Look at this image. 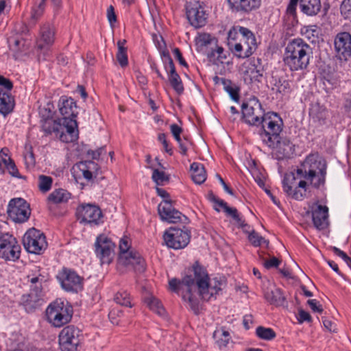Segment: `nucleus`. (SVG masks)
I'll list each match as a JSON object with an SVG mask.
<instances>
[{"label":"nucleus","instance_id":"f03ea898","mask_svg":"<svg viewBox=\"0 0 351 351\" xmlns=\"http://www.w3.org/2000/svg\"><path fill=\"white\" fill-rule=\"evenodd\" d=\"M313 49L302 38L289 41L285 49L283 61L291 71L306 69L312 58Z\"/></svg>","mask_w":351,"mask_h":351},{"label":"nucleus","instance_id":"72a5a7b5","mask_svg":"<svg viewBox=\"0 0 351 351\" xmlns=\"http://www.w3.org/2000/svg\"><path fill=\"white\" fill-rule=\"evenodd\" d=\"M271 84L272 85V90L276 91V93L281 95H287L291 91L290 82L283 77L273 76Z\"/></svg>","mask_w":351,"mask_h":351},{"label":"nucleus","instance_id":"0eeeda50","mask_svg":"<svg viewBox=\"0 0 351 351\" xmlns=\"http://www.w3.org/2000/svg\"><path fill=\"white\" fill-rule=\"evenodd\" d=\"M165 244L169 248L180 250L186 247L190 242L191 232L185 227H170L163 234Z\"/></svg>","mask_w":351,"mask_h":351},{"label":"nucleus","instance_id":"dca6fc26","mask_svg":"<svg viewBox=\"0 0 351 351\" xmlns=\"http://www.w3.org/2000/svg\"><path fill=\"white\" fill-rule=\"evenodd\" d=\"M77 217L81 223H88L90 225H99L103 217L101 209L99 206L87 204H82L77 208Z\"/></svg>","mask_w":351,"mask_h":351},{"label":"nucleus","instance_id":"338daca9","mask_svg":"<svg viewBox=\"0 0 351 351\" xmlns=\"http://www.w3.org/2000/svg\"><path fill=\"white\" fill-rule=\"evenodd\" d=\"M298 320L300 323H303L304 322H311L312 321V317L308 312L300 309L298 312Z\"/></svg>","mask_w":351,"mask_h":351},{"label":"nucleus","instance_id":"2f4dec72","mask_svg":"<svg viewBox=\"0 0 351 351\" xmlns=\"http://www.w3.org/2000/svg\"><path fill=\"white\" fill-rule=\"evenodd\" d=\"M309 115L315 121L319 124H324L326 119L329 117L326 108L319 103L312 104L309 109Z\"/></svg>","mask_w":351,"mask_h":351},{"label":"nucleus","instance_id":"6e6552de","mask_svg":"<svg viewBox=\"0 0 351 351\" xmlns=\"http://www.w3.org/2000/svg\"><path fill=\"white\" fill-rule=\"evenodd\" d=\"M23 243L29 253L35 254H41L47 247L45 234L34 228L25 232L23 238Z\"/></svg>","mask_w":351,"mask_h":351},{"label":"nucleus","instance_id":"f3484780","mask_svg":"<svg viewBox=\"0 0 351 351\" xmlns=\"http://www.w3.org/2000/svg\"><path fill=\"white\" fill-rule=\"evenodd\" d=\"M158 212L161 220L169 223H185L188 220L185 215L174 208L173 202L171 199H164L159 204Z\"/></svg>","mask_w":351,"mask_h":351},{"label":"nucleus","instance_id":"9d476101","mask_svg":"<svg viewBox=\"0 0 351 351\" xmlns=\"http://www.w3.org/2000/svg\"><path fill=\"white\" fill-rule=\"evenodd\" d=\"M282 184L284 192L291 198L301 201L306 197L307 182L300 180L296 184V178L294 173H286Z\"/></svg>","mask_w":351,"mask_h":351},{"label":"nucleus","instance_id":"79ce46f5","mask_svg":"<svg viewBox=\"0 0 351 351\" xmlns=\"http://www.w3.org/2000/svg\"><path fill=\"white\" fill-rule=\"evenodd\" d=\"M213 337L217 339L216 343L220 349L226 348L230 341V333L223 329L215 330Z\"/></svg>","mask_w":351,"mask_h":351},{"label":"nucleus","instance_id":"b1692460","mask_svg":"<svg viewBox=\"0 0 351 351\" xmlns=\"http://www.w3.org/2000/svg\"><path fill=\"white\" fill-rule=\"evenodd\" d=\"M44 302L43 291H29L27 294L22 295L21 304L27 313L33 312L42 306Z\"/></svg>","mask_w":351,"mask_h":351},{"label":"nucleus","instance_id":"7c9ffc66","mask_svg":"<svg viewBox=\"0 0 351 351\" xmlns=\"http://www.w3.org/2000/svg\"><path fill=\"white\" fill-rule=\"evenodd\" d=\"M14 99L11 93L0 88V113L4 116L12 112L14 108Z\"/></svg>","mask_w":351,"mask_h":351},{"label":"nucleus","instance_id":"4c0bfd02","mask_svg":"<svg viewBox=\"0 0 351 351\" xmlns=\"http://www.w3.org/2000/svg\"><path fill=\"white\" fill-rule=\"evenodd\" d=\"M239 40L240 41L239 43H241L245 47V54H240V58H248L256 50L258 45L256 37H250L249 39L243 38H239Z\"/></svg>","mask_w":351,"mask_h":351},{"label":"nucleus","instance_id":"603ef678","mask_svg":"<svg viewBox=\"0 0 351 351\" xmlns=\"http://www.w3.org/2000/svg\"><path fill=\"white\" fill-rule=\"evenodd\" d=\"M53 180L50 176L40 175L38 177V188L40 191L46 193L49 191L52 185Z\"/></svg>","mask_w":351,"mask_h":351},{"label":"nucleus","instance_id":"774afa93","mask_svg":"<svg viewBox=\"0 0 351 351\" xmlns=\"http://www.w3.org/2000/svg\"><path fill=\"white\" fill-rule=\"evenodd\" d=\"M106 14L108 22L111 25H113V24L117 22V15L114 12V8L112 5L108 8Z\"/></svg>","mask_w":351,"mask_h":351},{"label":"nucleus","instance_id":"4be33fe9","mask_svg":"<svg viewBox=\"0 0 351 351\" xmlns=\"http://www.w3.org/2000/svg\"><path fill=\"white\" fill-rule=\"evenodd\" d=\"M80 171L83 177L88 182H99L104 178L100 176L101 170L99 165L93 160L80 162L78 165Z\"/></svg>","mask_w":351,"mask_h":351},{"label":"nucleus","instance_id":"2eb2a0df","mask_svg":"<svg viewBox=\"0 0 351 351\" xmlns=\"http://www.w3.org/2000/svg\"><path fill=\"white\" fill-rule=\"evenodd\" d=\"M95 253L102 264H110L114 256V243L106 235H99L95 243Z\"/></svg>","mask_w":351,"mask_h":351},{"label":"nucleus","instance_id":"864d4df0","mask_svg":"<svg viewBox=\"0 0 351 351\" xmlns=\"http://www.w3.org/2000/svg\"><path fill=\"white\" fill-rule=\"evenodd\" d=\"M152 178L157 185H162L164 182L169 181V176L157 169H153Z\"/></svg>","mask_w":351,"mask_h":351},{"label":"nucleus","instance_id":"a878e982","mask_svg":"<svg viewBox=\"0 0 351 351\" xmlns=\"http://www.w3.org/2000/svg\"><path fill=\"white\" fill-rule=\"evenodd\" d=\"M294 145L287 138L279 137L278 141L274 143V147H269L270 149H276L278 159L289 158L293 156L295 152Z\"/></svg>","mask_w":351,"mask_h":351},{"label":"nucleus","instance_id":"3c124183","mask_svg":"<svg viewBox=\"0 0 351 351\" xmlns=\"http://www.w3.org/2000/svg\"><path fill=\"white\" fill-rule=\"evenodd\" d=\"M131 249V244L128 237H123L119 241V257H121V261L126 260L125 254L130 252Z\"/></svg>","mask_w":351,"mask_h":351},{"label":"nucleus","instance_id":"412c9836","mask_svg":"<svg viewBox=\"0 0 351 351\" xmlns=\"http://www.w3.org/2000/svg\"><path fill=\"white\" fill-rule=\"evenodd\" d=\"M229 10L232 13L249 14L258 10L261 5L262 0H226Z\"/></svg>","mask_w":351,"mask_h":351},{"label":"nucleus","instance_id":"09e8293b","mask_svg":"<svg viewBox=\"0 0 351 351\" xmlns=\"http://www.w3.org/2000/svg\"><path fill=\"white\" fill-rule=\"evenodd\" d=\"M34 6L32 12V18L37 20L43 14L46 5V0H32Z\"/></svg>","mask_w":351,"mask_h":351},{"label":"nucleus","instance_id":"9b49d317","mask_svg":"<svg viewBox=\"0 0 351 351\" xmlns=\"http://www.w3.org/2000/svg\"><path fill=\"white\" fill-rule=\"evenodd\" d=\"M21 246L16 238L8 233L0 236V258L15 262L20 258Z\"/></svg>","mask_w":351,"mask_h":351},{"label":"nucleus","instance_id":"423d86ee","mask_svg":"<svg viewBox=\"0 0 351 351\" xmlns=\"http://www.w3.org/2000/svg\"><path fill=\"white\" fill-rule=\"evenodd\" d=\"M242 120L249 125L259 126L267 114L256 97L243 102L241 106Z\"/></svg>","mask_w":351,"mask_h":351},{"label":"nucleus","instance_id":"5701e85b","mask_svg":"<svg viewBox=\"0 0 351 351\" xmlns=\"http://www.w3.org/2000/svg\"><path fill=\"white\" fill-rule=\"evenodd\" d=\"M126 260L121 261V257L118 258V263L125 267H131L136 271L141 273L145 270V261L141 254L132 250L125 254Z\"/></svg>","mask_w":351,"mask_h":351},{"label":"nucleus","instance_id":"4468645a","mask_svg":"<svg viewBox=\"0 0 351 351\" xmlns=\"http://www.w3.org/2000/svg\"><path fill=\"white\" fill-rule=\"evenodd\" d=\"M9 217L16 223H23L29 218V204L22 198L12 199L8 207Z\"/></svg>","mask_w":351,"mask_h":351},{"label":"nucleus","instance_id":"20e7f679","mask_svg":"<svg viewBox=\"0 0 351 351\" xmlns=\"http://www.w3.org/2000/svg\"><path fill=\"white\" fill-rule=\"evenodd\" d=\"M261 123L259 135L263 143L267 147H274L282 131V121L276 112L267 113Z\"/></svg>","mask_w":351,"mask_h":351},{"label":"nucleus","instance_id":"f257e3e1","mask_svg":"<svg viewBox=\"0 0 351 351\" xmlns=\"http://www.w3.org/2000/svg\"><path fill=\"white\" fill-rule=\"evenodd\" d=\"M225 286L223 278H214L210 281L206 269L197 261L187 269L181 280L173 278L169 280V290L180 295L196 314L199 311V302L193 294L194 289H197L202 300L208 301L219 294Z\"/></svg>","mask_w":351,"mask_h":351},{"label":"nucleus","instance_id":"1a4fd4ad","mask_svg":"<svg viewBox=\"0 0 351 351\" xmlns=\"http://www.w3.org/2000/svg\"><path fill=\"white\" fill-rule=\"evenodd\" d=\"M298 4L300 12L307 16H315L321 11V0H290L286 9L287 14L295 18Z\"/></svg>","mask_w":351,"mask_h":351},{"label":"nucleus","instance_id":"13d9d810","mask_svg":"<svg viewBox=\"0 0 351 351\" xmlns=\"http://www.w3.org/2000/svg\"><path fill=\"white\" fill-rule=\"evenodd\" d=\"M332 251L334 252V254L339 257L341 258L343 261L346 263V265L351 268V258L349 257L346 253H345L343 251L341 250L337 247H331Z\"/></svg>","mask_w":351,"mask_h":351},{"label":"nucleus","instance_id":"8fccbe9b","mask_svg":"<svg viewBox=\"0 0 351 351\" xmlns=\"http://www.w3.org/2000/svg\"><path fill=\"white\" fill-rule=\"evenodd\" d=\"M114 300L116 303L121 306L127 307L132 306L131 304L130 294L125 291L117 292L114 296Z\"/></svg>","mask_w":351,"mask_h":351},{"label":"nucleus","instance_id":"39448f33","mask_svg":"<svg viewBox=\"0 0 351 351\" xmlns=\"http://www.w3.org/2000/svg\"><path fill=\"white\" fill-rule=\"evenodd\" d=\"M45 313L48 322L54 327L60 328L71 321L73 308L68 303L56 300L48 306Z\"/></svg>","mask_w":351,"mask_h":351},{"label":"nucleus","instance_id":"ddd939ff","mask_svg":"<svg viewBox=\"0 0 351 351\" xmlns=\"http://www.w3.org/2000/svg\"><path fill=\"white\" fill-rule=\"evenodd\" d=\"M57 278L62 289L66 291L77 293L83 289V278L73 269L62 268Z\"/></svg>","mask_w":351,"mask_h":351},{"label":"nucleus","instance_id":"052dcab7","mask_svg":"<svg viewBox=\"0 0 351 351\" xmlns=\"http://www.w3.org/2000/svg\"><path fill=\"white\" fill-rule=\"evenodd\" d=\"M0 88H2L3 90H8V93H11L13 88V83L9 79L0 75Z\"/></svg>","mask_w":351,"mask_h":351},{"label":"nucleus","instance_id":"a18cd8bd","mask_svg":"<svg viewBox=\"0 0 351 351\" xmlns=\"http://www.w3.org/2000/svg\"><path fill=\"white\" fill-rule=\"evenodd\" d=\"M146 303L152 311L156 313L160 316L165 315V310L160 301H159L158 299L156 298H147L146 300Z\"/></svg>","mask_w":351,"mask_h":351},{"label":"nucleus","instance_id":"7ed1b4c3","mask_svg":"<svg viewBox=\"0 0 351 351\" xmlns=\"http://www.w3.org/2000/svg\"><path fill=\"white\" fill-rule=\"evenodd\" d=\"M326 169V160L316 152L311 153L305 158L296 173L306 181H308L313 187L319 189L325 184Z\"/></svg>","mask_w":351,"mask_h":351},{"label":"nucleus","instance_id":"cd10ccee","mask_svg":"<svg viewBox=\"0 0 351 351\" xmlns=\"http://www.w3.org/2000/svg\"><path fill=\"white\" fill-rule=\"evenodd\" d=\"M243 77L245 82H261L263 75V68L252 61L244 65Z\"/></svg>","mask_w":351,"mask_h":351},{"label":"nucleus","instance_id":"f704fd0d","mask_svg":"<svg viewBox=\"0 0 351 351\" xmlns=\"http://www.w3.org/2000/svg\"><path fill=\"white\" fill-rule=\"evenodd\" d=\"M191 179L197 184L204 183L206 179V173L202 164L193 162L191 165Z\"/></svg>","mask_w":351,"mask_h":351},{"label":"nucleus","instance_id":"680f3d73","mask_svg":"<svg viewBox=\"0 0 351 351\" xmlns=\"http://www.w3.org/2000/svg\"><path fill=\"white\" fill-rule=\"evenodd\" d=\"M239 38H247V39H249L250 37H255L253 32L250 30L248 28L245 27L239 26Z\"/></svg>","mask_w":351,"mask_h":351},{"label":"nucleus","instance_id":"6ab92c4d","mask_svg":"<svg viewBox=\"0 0 351 351\" xmlns=\"http://www.w3.org/2000/svg\"><path fill=\"white\" fill-rule=\"evenodd\" d=\"M335 50L341 60H347L351 56V34L347 32L338 33L334 40Z\"/></svg>","mask_w":351,"mask_h":351},{"label":"nucleus","instance_id":"aec40b11","mask_svg":"<svg viewBox=\"0 0 351 351\" xmlns=\"http://www.w3.org/2000/svg\"><path fill=\"white\" fill-rule=\"evenodd\" d=\"M55 40V28L49 23L40 28V38L37 41L38 49L43 52L44 58L49 55L51 46Z\"/></svg>","mask_w":351,"mask_h":351},{"label":"nucleus","instance_id":"f8f14e48","mask_svg":"<svg viewBox=\"0 0 351 351\" xmlns=\"http://www.w3.org/2000/svg\"><path fill=\"white\" fill-rule=\"evenodd\" d=\"M81 331L73 325L64 327L59 334V345L62 351H77L80 343Z\"/></svg>","mask_w":351,"mask_h":351},{"label":"nucleus","instance_id":"a211bd4d","mask_svg":"<svg viewBox=\"0 0 351 351\" xmlns=\"http://www.w3.org/2000/svg\"><path fill=\"white\" fill-rule=\"evenodd\" d=\"M58 137L62 142L66 143L76 141L79 137L76 119L72 118L62 119L60 128L58 132Z\"/></svg>","mask_w":351,"mask_h":351},{"label":"nucleus","instance_id":"ea45409f","mask_svg":"<svg viewBox=\"0 0 351 351\" xmlns=\"http://www.w3.org/2000/svg\"><path fill=\"white\" fill-rule=\"evenodd\" d=\"M169 83L173 89L178 95H182L184 92V86L178 73L176 71L168 74Z\"/></svg>","mask_w":351,"mask_h":351},{"label":"nucleus","instance_id":"0e129e2a","mask_svg":"<svg viewBox=\"0 0 351 351\" xmlns=\"http://www.w3.org/2000/svg\"><path fill=\"white\" fill-rule=\"evenodd\" d=\"M25 165L27 167H33L35 165L36 160L32 151L27 152L24 156Z\"/></svg>","mask_w":351,"mask_h":351},{"label":"nucleus","instance_id":"58836bf2","mask_svg":"<svg viewBox=\"0 0 351 351\" xmlns=\"http://www.w3.org/2000/svg\"><path fill=\"white\" fill-rule=\"evenodd\" d=\"M126 40H119L117 42L118 51L116 55L117 60L121 67H125L128 64L127 47H125Z\"/></svg>","mask_w":351,"mask_h":351},{"label":"nucleus","instance_id":"c9c22d12","mask_svg":"<svg viewBox=\"0 0 351 351\" xmlns=\"http://www.w3.org/2000/svg\"><path fill=\"white\" fill-rule=\"evenodd\" d=\"M62 119L54 120L51 118L45 119L42 121V130L46 135L54 133L58 137V130L60 128Z\"/></svg>","mask_w":351,"mask_h":351},{"label":"nucleus","instance_id":"bb28decb","mask_svg":"<svg viewBox=\"0 0 351 351\" xmlns=\"http://www.w3.org/2000/svg\"><path fill=\"white\" fill-rule=\"evenodd\" d=\"M186 16L191 25L195 28L202 27L206 23L207 14L201 6L187 8Z\"/></svg>","mask_w":351,"mask_h":351},{"label":"nucleus","instance_id":"de8ad7c7","mask_svg":"<svg viewBox=\"0 0 351 351\" xmlns=\"http://www.w3.org/2000/svg\"><path fill=\"white\" fill-rule=\"evenodd\" d=\"M301 34L311 43L315 42L318 36V30L315 25L304 26L301 29Z\"/></svg>","mask_w":351,"mask_h":351},{"label":"nucleus","instance_id":"37998d69","mask_svg":"<svg viewBox=\"0 0 351 351\" xmlns=\"http://www.w3.org/2000/svg\"><path fill=\"white\" fill-rule=\"evenodd\" d=\"M222 84L225 90L229 94L232 99L237 101L239 99V90L237 87L233 86L230 80L221 78Z\"/></svg>","mask_w":351,"mask_h":351},{"label":"nucleus","instance_id":"c85d7f7f","mask_svg":"<svg viewBox=\"0 0 351 351\" xmlns=\"http://www.w3.org/2000/svg\"><path fill=\"white\" fill-rule=\"evenodd\" d=\"M328 208L326 206L317 205L312 209L313 222L317 229H325L328 224Z\"/></svg>","mask_w":351,"mask_h":351},{"label":"nucleus","instance_id":"e2e57ef3","mask_svg":"<svg viewBox=\"0 0 351 351\" xmlns=\"http://www.w3.org/2000/svg\"><path fill=\"white\" fill-rule=\"evenodd\" d=\"M239 38H247V39H249L250 37H255L253 32L250 30L248 28L245 27L239 26Z\"/></svg>","mask_w":351,"mask_h":351},{"label":"nucleus","instance_id":"5fc2aeb1","mask_svg":"<svg viewBox=\"0 0 351 351\" xmlns=\"http://www.w3.org/2000/svg\"><path fill=\"white\" fill-rule=\"evenodd\" d=\"M248 239L250 243L255 247L260 246L262 243L266 245H269V241L265 240L263 237L260 236L254 230L248 234Z\"/></svg>","mask_w":351,"mask_h":351},{"label":"nucleus","instance_id":"473e14b6","mask_svg":"<svg viewBox=\"0 0 351 351\" xmlns=\"http://www.w3.org/2000/svg\"><path fill=\"white\" fill-rule=\"evenodd\" d=\"M265 300L270 304L275 306H282L285 302V297L282 290L279 288H267L264 293Z\"/></svg>","mask_w":351,"mask_h":351},{"label":"nucleus","instance_id":"e433bc0d","mask_svg":"<svg viewBox=\"0 0 351 351\" xmlns=\"http://www.w3.org/2000/svg\"><path fill=\"white\" fill-rule=\"evenodd\" d=\"M71 198V193L63 189L54 190L48 196V201L53 204L66 202Z\"/></svg>","mask_w":351,"mask_h":351},{"label":"nucleus","instance_id":"69168bd1","mask_svg":"<svg viewBox=\"0 0 351 351\" xmlns=\"http://www.w3.org/2000/svg\"><path fill=\"white\" fill-rule=\"evenodd\" d=\"M307 303L313 312H317L319 313H322L323 312V308H322V305L319 304V303L317 300H316L315 299L308 300L307 301Z\"/></svg>","mask_w":351,"mask_h":351},{"label":"nucleus","instance_id":"393cba45","mask_svg":"<svg viewBox=\"0 0 351 351\" xmlns=\"http://www.w3.org/2000/svg\"><path fill=\"white\" fill-rule=\"evenodd\" d=\"M59 112L62 116L60 119H75L78 114L77 106L75 101L71 97L62 96L58 101Z\"/></svg>","mask_w":351,"mask_h":351},{"label":"nucleus","instance_id":"c756f323","mask_svg":"<svg viewBox=\"0 0 351 351\" xmlns=\"http://www.w3.org/2000/svg\"><path fill=\"white\" fill-rule=\"evenodd\" d=\"M30 283V291H43V283L46 281L45 276L41 273L40 267L34 265L27 276Z\"/></svg>","mask_w":351,"mask_h":351},{"label":"nucleus","instance_id":"c03bdc74","mask_svg":"<svg viewBox=\"0 0 351 351\" xmlns=\"http://www.w3.org/2000/svg\"><path fill=\"white\" fill-rule=\"evenodd\" d=\"M162 61L167 73H171L176 72V67L168 51L164 50L160 53Z\"/></svg>","mask_w":351,"mask_h":351},{"label":"nucleus","instance_id":"a19ab883","mask_svg":"<svg viewBox=\"0 0 351 351\" xmlns=\"http://www.w3.org/2000/svg\"><path fill=\"white\" fill-rule=\"evenodd\" d=\"M195 41L197 46L201 48L211 45L217 46V40L208 33L199 34L198 36L196 38Z\"/></svg>","mask_w":351,"mask_h":351},{"label":"nucleus","instance_id":"6e6d98bb","mask_svg":"<svg viewBox=\"0 0 351 351\" xmlns=\"http://www.w3.org/2000/svg\"><path fill=\"white\" fill-rule=\"evenodd\" d=\"M3 163L6 167L7 169L9 171V173L16 178H20L19 173L18 169L14 162V160L10 158H3Z\"/></svg>","mask_w":351,"mask_h":351},{"label":"nucleus","instance_id":"bf43d9fd","mask_svg":"<svg viewBox=\"0 0 351 351\" xmlns=\"http://www.w3.org/2000/svg\"><path fill=\"white\" fill-rule=\"evenodd\" d=\"M281 263V261L275 256L271 257L268 260H265L263 265L266 269L277 268Z\"/></svg>","mask_w":351,"mask_h":351},{"label":"nucleus","instance_id":"4d7b16f0","mask_svg":"<svg viewBox=\"0 0 351 351\" xmlns=\"http://www.w3.org/2000/svg\"><path fill=\"white\" fill-rule=\"evenodd\" d=\"M340 11L345 19L351 20V0H343L340 6Z\"/></svg>","mask_w":351,"mask_h":351},{"label":"nucleus","instance_id":"49530a36","mask_svg":"<svg viewBox=\"0 0 351 351\" xmlns=\"http://www.w3.org/2000/svg\"><path fill=\"white\" fill-rule=\"evenodd\" d=\"M256 334L260 339L267 341L272 340L276 336L275 331L272 328L263 326L257 327Z\"/></svg>","mask_w":351,"mask_h":351}]
</instances>
